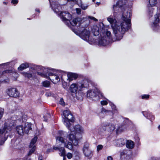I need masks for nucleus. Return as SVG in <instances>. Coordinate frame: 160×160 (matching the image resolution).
Listing matches in <instances>:
<instances>
[{
    "label": "nucleus",
    "mask_w": 160,
    "mask_h": 160,
    "mask_svg": "<svg viewBox=\"0 0 160 160\" xmlns=\"http://www.w3.org/2000/svg\"><path fill=\"white\" fill-rule=\"evenodd\" d=\"M10 63L9 62H7V63H3L2 64H1L0 65H1V66H8V65Z\"/></svg>",
    "instance_id": "nucleus-54"
},
{
    "label": "nucleus",
    "mask_w": 160,
    "mask_h": 160,
    "mask_svg": "<svg viewBox=\"0 0 160 160\" xmlns=\"http://www.w3.org/2000/svg\"><path fill=\"white\" fill-rule=\"evenodd\" d=\"M35 11H36V12H40L39 9H38V8H36L35 9Z\"/></svg>",
    "instance_id": "nucleus-59"
},
{
    "label": "nucleus",
    "mask_w": 160,
    "mask_h": 160,
    "mask_svg": "<svg viewBox=\"0 0 160 160\" xmlns=\"http://www.w3.org/2000/svg\"><path fill=\"white\" fill-rule=\"evenodd\" d=\"M46 70L49 73L48 78L54 83H56L60 81V77L62 78L63 74L64 73V72L61 70H56L52 69H51V71Z\"/></svg>",
    "instance_id": "nucleus-5"
},
{
    "label": "nucleus",
    "mask_w": 160,
    "mask_h": 160,
    "mask_svg": "<svg viewBox=\"0 0 160 160\" xmlns=\"http://www.w3.org/2000/svg\"><path fill=\"white\" fill-rule=\"evenodd\" d=\"M80 20V19L79 18H76L73 19L72 22H69L67 25L69 26V24L72 25L73 26H75L77 25L78 22L79 25V28H83L86 27L87 26V25L85 24V22L83 23H80L79 21Z\"/></svg>",
    "instance_id": "nucleus-13"
},
{
    "label": "nucleus",
    "mask_w": 160,
    "mask_h": 160,
    "mask_svg": "<svg viewBox=\"0 0 160 160\" xmlns=\"http://www.w3.org/2000/svg\"><path fill=\"white\" fill-rule=\"evenodd\" d=\"M115 129V127L114 125L112 124H110V126L108 127V129L110 132L113 131Z\"/></svg>",
    "instance_id": "nucleus-33"
},
{
    "label": "nucleus",
    "mask_w": 160,
    "mask_h": 160,
    "mask_svg": "<svg viewBox=\"0 0 160 160\" xmlns=\"http://www.w3.org/2000/svg\"><path fill=\"white\" fill-rule=\"evenodd\" d=\"M37 139L38 138L37 137H35L32 140L29 145V148H32V147H33V146H35L34 145L36 142Z\"/></svg>",
    "instance_id": "nucleus-24"
},
{
    "label": "nucleus",
    "mask_w": 160,
    "mask_h": 160,
    "mask_svg": "<svg viewBox=\"0 0 160 160\" xmlns=\"http://www.w3.org/2000/svg\"><path fill=\"white\" fill-rule=\"evenodd\" d=\"M88 17L90 19H91L93 20L94 21H98L97 19L96 18H95L94 17L89 16Z\"/></svg>",
    "instance_id": "nucleus-50"
},
{
    "label": "nucleus",
    "mask_w": 160,
    "mask_h": 160,
    "mask_svg": "<svg viewBox=\"0 0 160 160\" xmlns=\"http://www.w3.org/2000/svg\"><path fill=\"white\" fill-rule=\"evenodd\" d=\"M110 123L108 122H104L102 124V128L104 130H106V128H104V127H106V128L108 129V127L110 126Z\"/></svg>",
    "instance_id": "nucleus-29"
},
{
    "label": "nucleus",
    "mask_w": 160,
    "mask_h": 160,
    "mask_svg": "<svg viewBox=\"0 0 160 160\" xmlns=\"http://www.w3.org/2000/svg\"><path fill=\"white\" fill-rule=\"evenodd\" d=\"M131 16L130 12H126V13L122 15V19L123 21L121 23L120 25H118L115 19L111 18L110 16L108 18L107 20L111 24L113 32L118 40L121 39L123 35L130 28L131 25Z\"/></svg>",
    "instance_id": "nucleus-1"
},
{
    "label": "nucleus",
    "mask_w": 160,
    "mask_h": 160,
    "mask_svg": "<svg viewBox=\"0 0 160 160\" xmlns=\"http://www.w3.org/2000/svg\"><path fill=\"white\" fill-rule=\"evenodd\" d=\"M111 35V33L110 32L108 31H107L106 32V35L104 36H106V37H108L109 38V40H110V35Z\"/></svg>",
    "instance_id": "nucleus-37"
},
{
    "label": "nucleus",
    "mask_w": 160,
    "mask_h": 160,
    "mask_svg": "<svg viewBox=\"0 0 160 160\" xmlns=\"http://www.w3.org/2000/svg\"><path fill=\"white\" fill-rule=\"evenodd\" d=\"M110 41L109 38L108 37L103 36L99 40L98 43L100 45L105 46L108 44Z\"/></svg>",
    "instance_id": "nucleus-16"
},
{
    "label": "nucleus",
    "mask_w": 160,
    "mask_h": 160,
    "mask_svg": "<svg viewBox=\"0 0 160 160\" xmlns=\"http://www.w3.org/2000/svg\"><path fill=\"white\" fill-rule=\"evenodd\" d=\"M58 133L59 136L56 137V142H61L64 144V147L70 149L72 150V145L71 142H68L67 144V141H65L64 139L62 137L64 136V132L62 131H59Z\"/></svg>",
    "instance_id": "nucleus-8"
},
{
    "label": "nucleus",
    "mask_w": 160,
    "mask_h": 160,
    "mask_svg": "<svg viewBox=\"0 0 160 160\" xmlns=\"http://www.w3.org/2000/svg\"><path fill=\"white\" fill-rule=\"evenodd\" d=\"M50 84V82L48 81H45L42 82L43 85L45 87H48Z\"/></svg>",
    "instance_id": "nucleus-32"
},
{
    "label": "nucleus",
    "mask_w": 160,
    "mask_h": 160,
    "mask_svg": "<svg viewBox=\"0 0 160 160\" xmlns=\"http://www.w3.org/2000/svg\"><path fill=\"white\" fill-rule=\"evenodd\" d=\"M102 93L98 90H88L87 92V97L90 98H92L93 100H98L100 96H102Z\"/></svg>",
    "instance_id": "nucleus-10"
},
{
    "label": "nucleus",
    "mask_w": 160,
    "mask_h": 160,
    "mask_svg": "<svg viewBox=\"0 0 160 160\" xmlns=\"http://www.w3.org/2000/svg\"><path fill=\"white\" fill-rule=\"evenodd\" d=\"M142 113L144 116L147 118V117H148V116H149L148 113H150L148 111H143L142 112Z\"/></svg>",
    "instance_id": "nucleus-35"
},
{
    "label": "nucleus",
    "mask_w": 160,
    "mask_h": 160,
    "mask_svg": "<svg viewBox=\"0 0 160 160\" xmlns=\"http://www.w3.org/2000/svg\"><path fill=\"white\" fill-rule=\"evenodd\" d=\"M32 124L31 123H26L24 126L19 125L16 127V131L19 135L22 136L24 133L28 134L30 130L32 129Z\"/></svg>",
    "instance_id": "nucleus-6"
},
{
    "label": "nucleus",
    "mask_w": 160,
    "mask_h": 160,
    "mask_svg": "<svg viewBox=\"0 0 160 160\" xmlns=\"http://www.w3.org/2000/svg\"><path fill=\"white\" fill-rule=\"evenodd\" d=\"M63 114L64 117V124L67 128H69L71 125L70 122H72L74 121L73 116L71 113L70 111L68 110L64 111Z\"/></svg>",
    "instance_id": "nucleus-7"
},
{
    "label": "nucleus",
    "mask_w": 160,
    "mask_h": 160,
    "mask_svg": "<svg viewBox=\"0 0 160 160\" xmlns=\"http://www.w3.org/2000/svg\"><path fill=\"white\" fill-rule=\"evenodd\" d=\"M78 93L77 92H76V96L77 97V98L78 99H80L81 98V97H78Z\"/></svg>",
    "instance_id": "nucleus-58"
},
{
    "label": "nucleus",
    "mask_w": 160,
    "mask_h": 160,
    "mask_svg": "<svg viewBox=\"0 0 160 160\" xmlns=\"http://www.w3.org/2000/svg\"><path fill=\"white\" fill-rule=\"evenodd\" d=\"M22 74L25 77H27L28 78H31L32 77V74L31 73L24 72H22Z\"/></svg>",
    "instance_id": "nucleus-31"
},
{
    "label": "nucleus",
    "mask_w": 160,
    "mask_h": 160,
    "mask_svg": "<svg viewBox=\"0 0 160 160\" xmlns=\"http://www.w3.org/2000/svg\"><path fill=\"white\" fill-rule=\"evenodd\" d=\"M53 149H52V148H50L48 149L47 150V152L48 153L49 152H53Z\"/></svg>",
    "instance_id": "nucleus-47"
},
{
    "label": "nucleus",
    "mask_w": 160,
    "mask_h": 160,
    "mask_svg": "<svg viewBox=\"0 0 160 160\" xmlns=\"http://www.w3.org/2000/svg\"><path fill=\"white\" fill-rule=\"evenodd\" d=\"M142 113L144 116L147 118V117H148V116H149L148 113H150L148 111H143L142 112Z\"/></svg>",
    "instance_id": "nucleus-36"
},
{
    "label": "nucleus",
    "mask_w": 160,
    "mask_h": 160,
    "mask_svg": "<svg viewBox=\"0 0 160 160\" xmlns=\"http://www.w3.org/2000/svg\"><path fill=\"white\" fill-rule=\"evenodd\" d=\"M72 154L71 153L68 152L67 154V156L69 159H71L72 157Z\"/></svg>",
    "instance_id": "nucleus-43"
},
{
    "label": "nucleus",
    "mask_w": 160,
    "mask_h": 160,
    "mask_svg": "<svg viewBox=\"0 0 160 160\" xmlns=\"http://www.w3.org/2000/svg\"><path fill=\"white\" fill-rule=\"evenodd\" d=\"M111 111L110 110H106L103 107L102 108V110L101 111V112L98 114V115L100 117H101V114L102 113H108L109 112H111Z\"/></svg>",
    "instance_id": "nucleus-27"
},
{
    "label": "nucleus",
    "mask_w": 160,
    "mask_h": 160,
    "mask_svg": "<svg viewBox=\"0 0 160 160\" xmlns=\"http://www.w3.org/2000/svg\"><path fill=\"white\" fill-rule=\"evenodd\" d=\"M111 106L113 108H114L115 107V106L113 104H112V106Z\"/></svg>",
    "instance_id": "nucleus-61"
},
{
    "label": "nucleus",
    "mask_w": 160,
    "mask_h": 160,
    "mask_svg": "<svg viewBox=\"0 0 160 160\" xmlns=\"http://www.w3.org/2000/svg\"><path fill=\"white\" fill-rule=\"evenodd\" d=\"M101 104L102 105H105L108 104V102L105 100L102 101H101Z\"/></svg>",
    "instance_id": "nucleus-42"
},
{
    "label": "nucleus",
    "mask_w": 160,
    "mask_h": 160,
    "mask_svg": "<svg viewBox=\"0 0 160 160\" xmlns=\"http://www.w3.org/2000/svg\"><path fill=\"white\" fill-rule=\"evenodd\" d=\"M15 120L12 118L8 120L5 123L3 128L0 129V145H2L7 140L8 135H6L12 129V127L15 123Z\"/></svg>",
    "instance_id": "nucleus-3"
},
{
    "label": "nucleus",
    "mask_w": 160,
    "mask_h": 160,
    "mask_svg": "<svg viewBox=\"0 0 160 160\" xmlns=\"http://www.w3.org/2000/svg\"><path fill=\"white\" fill-rule=\"evenodd\" d=\"M31 148H32L29 150V152L27 155L28 157L30 156L34 152L35 150V146H33Z\"/></svg>",
    "instance_id": "nucleus-26"
},
{
    "label": "nucleus",
    "mask_w": 160,
    "mask_h": 160,
    "mask_svg": "<svg viewBox=\"0 0 160 160\" xmlns=\"http://www.w3.org/2000/svg\"><path fill=\"white\" fill-rule=\"evenodd\" d=\"M45 69L48 70L49 71H51V69L46 68L44 67H42L41 68V70L43 72H37V73L38 75L41 76L42 77L48 79L49 77V73H48L47 70H45Z\"/></svg>",
    "instance_id": "nucleus-15"
},
{
    "label": "nucleus",
    "mask_w": 160,
    "mask_h": 160,
    "mask_svg": "<svg viewBox=\"0 0 160 160\" xmlns=\"http://www.w3.org/2000/svg\"><path fill=\"white\" fill-rule=\"evenodd\" d=\"M68 135V138L70 141H72L73 145L76 146L78 144V139H77L73 134V132H72Z\"/></svg>",
    "instance_id": "nucleus-17"
},
{
    "label": "nucleus",
    "mask_w": 160,
    "mask_h": 160,
    "mask_svg": "<svg viewBox=\"0 0 160 160\" xmlns=\"http://www.w3.org/2000/svg\"><path fill=\"white\" fill-rule=\"evenodd\" d=\"M126 146L127 148L129 149H132L134 148V143L131 140L126 141Z\"/></svg>",
    "instance_id": "nucleus-21"
},
{
    "label": "nucleus",
    "mask_w": 160,
    "mask_h": 160,
    "mask_svg": "<svg viewBox=\"0 0 160 160\" xmlns=\"http://www.w3.org/2000/svg\"><path fill=\"white\" fill-rule=\"evenodd\" d=\"M12 72V71L11 70H6L2 72V74H4L5 73H10Z\"/></svg>",
    "instance_id": "nucleus-41"
},
{
    "label": "nucleus",
    "mask_w": 160,
    "mask_h": 160,
    "mask_svg": "<svg viewBox=\"0 0 160 160\" xmlns=\"http://www.w3.org/2000/svg\"><path fill=\"white\" fill-rule=\"evenodd\" d=\"M152 7H149V10H151V11H149V14L151 16H152Z\"/></svg>",
    "instance_id": "nucleus-48"
},
{
    "label": "nucleus",
    "mask_w": 160,
    "mask_h": 160,
    "mask_svg": "<svg viewBox=\"0 0 160 160\" xmlns=\"http://www.w3.org/2000/svg\"><path fill=\"white\" fill-rule=\"evenodd\" d=\"M92 31L93 35L95 36L99 35L100 33L99 28L96 25L93 26L92 28Z\"/></svg>",
    "instance_id": "nucleus-19"
},
{
    "label": "nucleus",
    "mask_w": 160,
    "mask_h": 160,
    "mask_svg": "<svg viewBox=\"0 0 160 160\" xmlns=\"http://www.w3.org/2000/svg\"><path fill=\"white\" fill-rule=\"evenodd\" d=\"M90 32L87 29H84L81 32L80 36L82 39L92 44L95 42V40H92L90 36Z\"/></svg>",
    "instance_id": "nucleus-9"
},
{
    "label": "nucleus",
    "mask_w": 160,
    "mask_h": 160,
    "mask_svg": "<svg viewBox=\"0 0 160 160\" xmlns=\"http://www.w3.org/2000/svg\"><path fill=\"white\" fill-rule=\"evenodd\" d=\"M149 3L151 7L155 6L157 3V0H149Z\"/></svg>",
    "instance_id": "nucleus-28"
},
{
    "label": "nucleus",
    "mask_w": 160,
    "mask_h": 160,
    "mask_svg": "<svg viewBox=\"0 0 160 160\" xmlns=\"http://www.w3.org/2000/svg\"><path fill=\"white\" fill-rule=\"evenodd\" d=\"M3 3H4V4H6V2H3Z\"/></svg>",
    "instance_id": "nucleus-64"
},
{
    "label": "nucleus",
    "mask_w": 160,
    "mask_h": 160,
    "mask_svg": "<svg viewBox=\"0 0 160 160\" xmlns=\"http://www.w3.org/2000/svg\"><path fill=\"white\" fill-rule=\"evenodd\" d=\"M60 148V147L59 148V147H54L53 148H52V149H53V150H58L59 151V149Z\"/></svg>",
    "instance_id": "nucleus-55"
},
{
    "label": "nucleus",
    "mask_w": 160,
    "mask_h": 160,
    "mask_svg": "<svg viewBox=\"0 0 160 160\" xmlns=\"http://www.w3.org/2000/svg\"><path fill=\"white\" fill-rule=\"evenodd\" d=\"M124 4L122 2V0H119L118 2L116 3V5H114L113 6V9L115 11V9L118 7H122Z\"/></svg>",
    "instance_id": "nucleus-22"
},
{
    "label": "nucleus",
    "mask_w": 160,
    "mask_h": 160,
    "mask_svg": "<svg viewBox=\"0 0 160 160\" xmlns=\"http://www.w3.org/2000/svg\"><path fill=\"white\" fill-rule=\"evenodd\" d=\"M129 120L127 118H125L124 120V122H125V124H126L129 122Z\"/></svg>",
    "instance_id": "nucleus-53"
},
{
    "label": "nucleus",
    "mask_w": 160,
    "mask_h": 160,
    "mask_svg": "<svg viewBox=\"0 0 160 160\" xmlns=\"http://www.w3.org/2000/svg\"><path fill=\"white\" fill-rule=\"evenodd\" d=\"M88 149V145H85L83 148V150H87Z\"/></svg>",
    "instance_id": "nucleus-51"
},
{
    "label": "nucleus",
    "mask_w": 160,
    "mask_h": 160,
    "mask_svg": "<svg viewBox=\"0 0 160 160\" xmlns=\"http://www.w3.org/2000/svg\"><path fill=\"white\" fill-rule=\"evenodd\" d=\"M50 1V6L52 9L56 13H58L62 21L66 23L67 25L69 22H70V20L72 18V15L66 11H61L62 6L60 5L58 2H54L51 3Z\"/></svg>",
    "instance_id": "nucleus-2"
},
{
    "label": "nucleus",
    "mask_w": 160,
    "mask_h": 160,
    "mask_svg": "<svg viewBox=\"0 0 160 160\" xmlns=\"http://www.w3.org/2000/svg\"><path fill=\"white\" fill-rule=\"evenodd\" d=\"M81 7L82 8V9H83V10H85L88 8V6H87V5H86L85 4H81Z\"/></svg>",
    "instance_id": "nucleus-40"
},
{
    "label": "nucleus",
    "mask_w": 160,
    "mask_h": 160,
    "mask_svg": "<svg viewBox=\"0 0 160 160\" xmlns=\"http://www.w3.org/2000/svg\"><path fill=\"white\" fill-rule=\"evenodd\" d=\"M108 160H112V158L111 156H109L108 157Z\"/></svg>",
    "instance_id": "nucleus-57"
},
{
    "label": "nucleus",
    "mask_w": 160,
    "mask_h": 160,
    "mask_svg": "<svg viewBox=\"0 0 160 160\" xmlns=\"http://www.w3.org/2000/svg\"><path fill=\"white\" fill-rule=\"evenodd\" d=\"M76 11L77 13L78 14H80L81 13V9L80 8H76Z\"/></svg>",
    "instance_id": "nucleus-46"
},
{
    "label": "nucleus",
    "mask_w": 160,
    "mask_h": 160,
    "mask_svg": "<svg viewBox=\"0 0 160 160\" xmlns=\"http://www.w3.org/2000/svg\"><path fill=\"white\" fill-rule=\"evenodd\" d=\"M65 155L64 156H63V160H65L66 158H65Z\"/></svg>",
    "instance_id": "nucleus-62"
},
{
    "label": "nucleus",
    "mask_w": 160,
    "mask_h": 160,
    "mask_svg": "<svg viewBox=\"0 0 160 160\" xmlns=\"http://www.w3.org/2000/svg\"><path fill=\"white\" fill-rule=\"evenodd\" d=\"M89 85V81L84 79L77 83H72L71 85L70 90L71 92H75L78 90L81 91L87 88Z\"/></svg>",
    "instance_id": "nucleus-4"
},
{
    "label": "nucleus",
    "mask_w": 160,
    "mask_h": 160,
    "mask_svg": "<svg viewBox=\"0 0 160 160\" xmlns=\"http://www.w3.org/2000/svg\"><path fill=\"white\" fill-rule=\"evenodd\" d=\"M83 152L86 156L89 157L91 155V152L89 149L87 150H83Z\"/></svg>",
    "instance_id": "nucleus-30"
},
{
    "label": "nucleus",
    "mask_w": 160,
    "mask_h": 160,
    "mask_svg": "<svg viewBox=\"0 0 160 160\" xmlns=\"http://www.w3.org/2000/svg\"><path fill=\"white\" fill-rule=\"evenodd\" d=\"M126 140L123 138H120L116 141L117 145L118 147H122L125 144Z\"/></svg>",
    "instance_id": "nucleus-20"
},
{
    "label": "nucleus",
    "mask_w": 160,
    "mask_h": 160,
    "mask_svg": "<svg viewBox=\"0 0 160 160\" xmlns=\"http://www.w3.org/2000/svg\"><path fill=\"white\" fill-rule=\"evenodd\" d=\"M4 112V109L0 108V119L2 118Z\"/></svg>",
    "instance_id": "nucleus-39"
},
{
    "label": "nucleus",
    "mask_w": 160,
    "mask_h": 160,
    "mask_svg": "<svg viewBox=\"0 0 160 160\" xmlns=\"http://www.w3.org/2000/svg\"><path fill=\"white\" fill-rule=\"evenodd\" d=\"M22 160H31V159L29 158L27 156H26L23 158Z\"/></svg>",
    "instance_id": "nucleus-49"
},
{
    "label": "nucleus",
    "mask_w": 160,
    "mask_h": 160,
    "mask_svg": "<svg viewBox=\"0 0 160 160\" xmlns=\"http://www.w3.org/2000/svg\"><path fill=\"white\" fill-rule=\"evenodd\" d=\"M160 22V14H157L154 15V20L152 26L153 29L156 30L160 28L159 24Z\"/></svg>",
    "instance_id": "nucleus-12"
},
{
    "label": "nucleus",
    "mask_w": 160,
    "mask_h": 160,
    "mask_svg": "<svg viewBox=\"0 0 160 160\" xmlns=\"http://www.w3.org/2000/svg\"><path fill=\"white\" fill-rule=\"evenodd\" d=\"M103 148V146L101 145H99L97 146V150L98 151L102 149Z\"/></svg>",
    "instance_id": "nucleus-44"
},
{
    "label": "nucleus",
    "mask_w": 160,
    "mask_h": 160,
    "mask_svg": "<svg viewBox=\"0 0 160 160\" xmlns=\"http://www.w3.org/2000/svg\"><path fill=\"white\" fill-rule=\"evenodd\" d=\"M149 95H144L142 96V99H148L149 98Z\"/></svg>",
    "instance_id": "nucleus-45"
},
{
    "label": "nucleus",
    "mask_w": 160,
    "mask_h": 160,
    "mask_svg": "<svg viewBox=\"0 0 160 160\" xmlns=\"http://www.w3.org/2000/svg\"><path fill=\"white\" fill-rule=\"evenodd\" d=\"M59 151L60 152L59 154L60 155V156H64L65 155V150L63 148L60 147V148L59 149Z\"/></svg>",
    "instance_id": "nucleus-25"
},
{
    "label": "nucleus",
    "mask_w": 160,
    "mask_h": 160,
    "mask_svg": "<svg viewBox=\"0 0 160 160\" xmlns=\"http://www.w3.org/2000/svg\"><path fill=\"white\" fill-rule=\"evenodd\" d=\"M29 66V64L28 63H22L18 68V69L19 70H22L28 67Z\"/></svg>",
    "instance_id": "nucleus-23"
},
{
    "label": "nucleus",
    "mask_w": 160,
    "mask_h": 160,
    "mask_svg": "<svg viewBox=\"0 0 160 160\" xmlns=\"http://www.w3.org/2000/svg\"><path fill=\"white\" fill-rule=\"evenodd\" d=\"M149 116L148 117H147V118L149 119L151 121L154 120L155 119V117L153 115H152L150 113H148Z\"/></svg>",
    "instance_id": "nucleus-34"
},
{
    "label": "nucleus",
    "mask_w": 160,
    "mask_h": 160,
    "mask_svg": "<svg viewBox=\"0 0 160 160\" xmlns=\"http://www.w3.org/2000/svg\"><path fill=\"white\" fill-rule=\"evenodd\" d=\"M59 103L62 106H64L65 105V103L64 102L63 99L62 98H61L60 99L59 101Z\"/></svg>",
    "instance_id": "nucleus-38"
},
{
    "label": "nucleus",
    "mask_w": 160,
    "mask_h": 160,
    "mask_svg": "<svg viewBox=\"0 0 160 160\" xmlns=\"http://www.w3.org/2000/svg\"><path fill=\"white\" fill-rule=\"evenodd\" d=\"M122 126L121 127L119 126L118 128V130L119 131H122L123 130V128L122 129Z\"/></svg>",
    "instance_id": "nucleus-56"
},
{
    "label": "nucleus",
    "mask_w": 160,
    "mask_h": 160,
    "mask_svg": "<svg viewBox=\"0 0 160 160\" xmlns=\"http://www.w3.org/2000/svg\"><path fill=\"white\" fill-rule=\"evenodd\" d=\"M158 128L160 130V125L158 126Z\"/></svg>",
    "instance_id": "nucleus-63"
},
{
    "label": "nucleus",
    "mask_w": 160,
    "mask_h": 160,
    "mask_svg": "<svg viewBox=\"0 0 160 160\" xmlns=\"http://www.w3.org/2000/svg\"><path fill=\"white\" fill-rule=\"evenodd\" d=\"M18 1L17 0H12L11 2L13 4H17L18 3Z\"/></svg>",
    "instance_id": "nucleus-52"
},
{
    "label": "nucleus",
    "mask_w": 160,
    "mask_h": 160,
    "mask_svg": "<svg viewBox=\"0 0 160 160\" xmlns=\"http://www.w3.org/2000/svg\"><path fill=\"white\" fill-rule=\"evenodd\" d=\"M43 118H44V121H45V122H47V119H46V118L45 116H44Z\"/></svg>",
    "instance_id": "nucleus-60"
},
{
    "label": "nucleus",
    "mask_w": 160,
    "mask_h": 160,
    "mask_svg": "<svg viewBox=\"0 0 160 160\" xmlns=\"http://www.w3.org/2000/svg\"><path fill=\"white\" fill-rule=\"evenodd\" d=\"M71 124L69 128L71 132H73L75 134H82L84 133V130L83 128L79 125H77L72 128L71 127Z\"/></svg>",
    "instance_id": "nucleus-11"
},
{
    "label": "nucleus",
    "mask_w": 160,
    "mask_h": 160,
    "mask_svg": "<svg viewBox=\"0 0 160 160\" xmlns=\"http://www.w3.org/2000/svg\"><path fill=\"white\" fill-rule=\"evenodd\" d=\"M67 81L70 82L78 78V75L76 73L70 72L67 74Z\"/></svg>",
    "instance_id": "nucleus-18"
},
{
    "label": "nucleus",
    "mask_w": 160,
    "mask_h": 160,
    "mask_svg": "<svg viewBox=\"0 0 160 160\" xmlns=\"http://www.w3.org/2000/svg\"><path fill=\"white\" fill-rule=\"evenodd\" d=\"M8 94L11 97L16 98L19 95V92L15 88H10L8 89Z\"/></svg>",
    "instance_id": "nucleus-14"
}]
</instances>
